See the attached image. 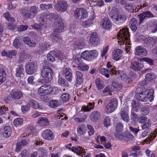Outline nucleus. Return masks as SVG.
<instances>
[{
  "instance_id": "1",
  "label": "nucleus",
  "mask_w": 157,
  "mask_h": 157,
  "mask_svg": "<svg viewBox=\"0 0 157 157\" xmlns=\"http://www.w3.org/2000/svg\"><path fill=\"white\" fill-rule=\"evenodd\" d=\"M136 96L138 100L139 101L146 102L148 103L149 102L152 101L154 99V91L153 90H148L145 89L138 88L137 89Z\"/></svg>"
},
{
  "instance_id": "2",
  "label": "nucleus",
  "mask_w": 157,
  "mask_h": 157,
  "mask_svg": "<svg viewBox=\"0 0 157 157\" xmlns=\"http://www.w3.org/2000/svg\"><path fill=\"white\" fill-rule=\"evenodd\" d=\"M41 76L45 78L42 79L40 82L44 83H48L50 82L52 78V75L53 73L51 68L48 66H45L43 67L41 71Z\"/></svg>"
},
{
  "instance_id": "3",
  "label": "nucleus",
  "mask_w": 157,
  "mask_h": 157,
  "mask_svg": "<svg viewBox=\"0 0 157 157\" xmlns=\"http://www.w3.org/2000/svg\"><path fill=\"white\" fill-rule=\"evenodd\" d=\"M109 16L113 21L120 24L123 23L126 19L125 15L119 14L117 8H114L111 10Z\"/></svg>"
},
{
  "instance_id": "4",
  "label": "nucleus",
  "mask_w": 157,
  "mask_h": 157,
  "mask_svg": "<svg viewBox=\"0 0 157 157\" xmlns=\"http://www.w3.org/2000/svg\"><path fill=\"white\" fill-rule=\"evenodd\" d=\"M47 59L48 61L53 62L55 60V57L57 58L58 60L61 61L63 59V57L60 51L59 50H53L50 52L47 56Z\"/></svg>"
},
{
  "instance_id": "5",
  "label": "nucleus",
  "mask_w": 157,
  "mask_h": 157,
  "mask_svg": "<svg viewBox=\"0 0 157 157\" xmlns=\"http://www.w3.org/2000/svg\"><path fill=\"white\" fill-rule=\"evenodd\" d=\"M117 36L120 40L123 42H128L130 40L129 32L127 29L123 28L122 30H121L117 34Z\"/></svg>"
},
{
  "instance_id": "6",
  "label": "nucleus",
  "mask_w": 157,
  "mask_h": 157,
  "mask_svg": "<svg viewBox=\"0 0 157 157\" xmlns=\"http://www.w3.org/2000/svg\"><path fill=\"white\" fill-rule=\"evenodd\" d=\"M117 102L115 99H111L105 107V111L108 113L113 112L117 108Z\"/></svg>"
},
{
  "instance_id": "7",
  "label": "nucleus",
  "mask_w": 157,
  "mask_h": 157,
  "mask_svg": "<svg viewBox=\"0 0 157 157\" xmlns=\"http://www.w3.org/2000/svg\"><path fill=\"white\" fill-rule=\"evenodd\" d=\"M74 16L77 19L82 20L88 17L87 12L82 8H77L74 11Z\"/></svg>"
},
{
  "instance_id": "8",
  "label": "nucleus",
  "mask_w": 157,
  "mask_h": 157,
  "mask_svg": "<svg viewBox=\"0 0 157 157\" xmlns=\"http://www.w3.org/2000/svg\"><path fill=\"white\" fill-rule=\"evenodd\" d=\"M68 5L64 0L58 1L55 3V8L58 11L61 12L65 11L67 9Z\"/></svg>"
},
{
  "instance_id": "9",
  "label": "nucleus",
  "mask_w": 157,
  "mask_h": 157,
  "mask_svg": "<svg viewBox=\"0 0 157 157\" xmlns=\"http://www.w3.org/2000/svg\"><path fill=\"white\" fill-rule=\"evenodd\" d=\"M52 90L50 85L44 84L38 89V93L40 95H46L50 94L52 92Z\"/></svg>"
},
{
  "instance_id": "10",
  "label": "nucleus",
  "mask_w": 157,
  "mask_h": 157,
  "mask_svg": "<svg viewBox=\"0 0 157 157\" xmlns=\"http://www.w3.org/2000/svg\"><path fill=\"white\" fill-rule=\"evenodd\" d=\"M59 16L56 14L54 13H50L49 12L44 13L41 15L40 18L43 20V21H44L46 20H48L50 21H51L52 20L56 19Z\"/></svg>"
},
{
  "instance_id": "11",
  "label": "nucleus",
  "mask_w": 157,
  "mask_h": 157,
  "mask_svg": "<svg viewBox=\"0 0 157 157\" xmlns=\"http://www.w3.org/2000/svg\"><path fill=\"white\" fill-rule=\"evenodd\" d=\"M128 107L125 105L121 110V115L122 120L126 123L129 121V117L127 113L128 111Z\"/></svg>"
},
{
  "instance_id": "12",
  "label": "nucleus",
  "mask_w": 157,
  "mask_h": 157,
  "mask_svg": "<svg viewBox=\"0 0 157 157\" xmlns=\"http://www.w3.org/2000/svg\"><path fill=\"white\" fill-rule=\"evenodd\" d=\"M25 71L27 74L32 75L36 72L37 67L36 64L31 62L28 63L25 67Z\"/></svg>"
},
{
  "instance_id": "13",
  "label": "nucleus",
  "mask_w": 157,
  "mask_h": 157,
  "mask_svg": "<svg viewBox=\"0 0 157 157\" xmlns=\"http://www.w3.org/2000/svg\"><path fill=\"white\" fill-rule=\"evenodd\" d=\"M38 11L37 7L34 6H31L29 11L28 13H25V15L27 18H33L36 15Z\"/></svg>"
},
{
  "instance_id": "14",
  "label": "nucleus",
  "mask_w": 157,
  "mask_h": 157,
  "mask_svg": "<svg viewBox=\"0 0 157 157\" xmlns=\"http://www.w3.org/2000/svg\"><path fill=\"white\" fill-rule=\"evenodd\" d=\"M90 42L92 44L97 45L100 44V39L96 33H93L90 35Z\"/></svg>"
},
{
  "instance_id": "15",
  "label": "nucleus",
  "mask_w": 157,
  "mask_h": 157,
  "mask_svg": "<svg viewBox=\"0 0 157 157\" xmlns=\"http://www.w3.org/2000/svg\"><path fill=\"white\" fill-rule=\"evenodd\" d=\"M138 17L140 19V23H141L144 20L146 19L147 18H151L154 16L153 14H151L150 11H146L138 15Z\"/></svg>"
},
{
  "instance_id": "16",
  "label": "nucleus",
  "mask_w": 157,
  "mask_h": 157,
  "mask_svg": "<svg viewBox=\"0 0 157 157\" xmlns=\"http://www.w3.org/2000/svg\"><path fill=\"white\" fill-rule=\"evenodd\" d=\"M135 53L136 55L143 57L147 54L146 50L141 46H139L136 48Z\"/></svg>"
},
{
  "instance_id": "17",
  "label": "nucleus",
  "mask_w": 157,
  "mask_h": 157,
  "mask_svg": "<svg viewBox=\"0 0 157 157\" xmlns=\"http://www.w3.org/2000/svg\"><path fill=\"white\" fill-rule=\"evenodd\" d=\"M143 67V63L141 60L134 61L131 63L130 65V67L132 69L137 71H139Z\"/></svg>"
},
{
  "instance_id": "18",
  "label": "nucleus",
  "mask_w": 157,
  "mask_h": 157,
  "mask_svg": "<svg viewBox=\"0 0 157 157\" xmlns=\"http://www.w3.org/2000/svg\"><path fill=\"white\" fill-rule=\"evenodd\" d=\"M100 24L102 27L105 29H109L111 28L112 24L108 18L102 19L101 21Z\"/></svg>"
},
{
  "instance_id": "19",
  "label": "nucleus",
  "mask_w": 157,
  "mask_h": 157,
  "mask_svg": "<svg viewBox=\"0 0 157 157\" xmlns=\"http://www.w3.org/2000/svg\"><path fill=\"white\" fill-rule=\"evenodd\" d=\"M42 137L45 139L51 140L52 139L54 136V133L49 129L44 131L42 134Z\"/></svg>"
},
{
  "instance_id": "20",
  "label": "nucleus",
  "mask_w": 157,
  "mask_h": 157,
  "mask_svg": "<svg viewBox=\"0 0 157 157\" xmlns=\"http://www.w3.org/2000/svg\"><path fill=\"white\" fill-rule=\"evenodd\" d=\"M48 119L46 117H40L37 121V124L41 127L47 126L49 125Z\"/></svg>"
},
{
  "instance_id": "21",
  "label": "nucleus",
  "mask_w": 157,
  "mask_h": 157,
  "mask_svg": "<svg viewBox=\"0 0 157 157\" xmlns=\"http://www.w3.org/2000/svg\"><path fill=\"white\" fill-rule=\"evenodd\" d=\"M122 51L121 49H117L113 51L112 53V58L115 60H118L122 57Z\"/></svg>"
},
{
  "instance_id": "22",
  "label": "nucleus",
  "mask_w": 157,
  "mask_h": 157,
  "mask_svg": "<svg viewBox=\"0 0 157 157\" xmlns=\"http://www.w3.org/2000/svg\"><path fill=\"white\" fill-rule=\"evenodd\" d=\"M65 78L69 82H71L72 80V72L71 69L66 68L64 70Z\"/></svg>"
},
{
  "instance_id": "23",
  "label": "nucleus",
  "mask_w": 157,
  "mask_h": 157,
  "mask_svg": "<svg viewBox=\"0 0 157 157\" xmlns=\"http://www.w3.org/2000/svg\"><path fill=\"white\" fill-rule=\"evenodd\" d=\"M64 29V25L62 21V19L59 18L58 22L56 25V28L55 31L58 33L62 32Z\"/></svg>"
},
{
  "instance_id": "24",
  "label": "nucleus",
  "mask_w": 157,
  "mask_h": 157,
  "mask_svg": "<svg viewBox=\"0 0 157 157\" xmlns=\"http://www.w3.org/2000/svg\"><path fill=\"white\" fill-rule=\"evenodd\" d=\"M24 42L30 47H34L36 45V43L35 41H31L28 36H25L23 39Z\"/></svg>"
},
{
  "instance_id": "25",
  "label": "nucleus",
  "mask_w": 157,
  "mask_h": 157,
  "mask_svg": "<svg viewBox=\"0 0 157 157\" xmlns=\"http://www.w3.org/2000/svg\"><path fill=\"white\" fill-rule=\"evenodd\" d=\"M11 96L14 100H18L23 97V94L20 91H16L11 93Z\"/></svg>"
},
{
  "instance_id": "26",
  "label": "nucleus",
  "mask_w": 157,
  "mask_h": 157,
  "mask_svg": "<svg viewBox=\"0 0 157 157\" xmlns=\"http://www.w3.org/2000/svg\"><path fill=\"white\" fill-rule=\"evenodd\" d=\"M71 150L77 154H79L80 155H82L83 153H85L86 152L85 151V149L82 147L78 146L72 147L71 148Z\"/></svg>"
},
{
  "instance_id": "27",
  "label": "nucleus",
  "mask_w": 157,
  "mask_h": 157,
  "mask_svg": "<svg viewBox=\"0 0 157 157\" xmlns=\"http://www.w3.org/2000/svg\"><path fill=\"white\" fill-rule=\"evenodd\" d=\"M4 131L3 135L4 137L8 138L11 136L12 133L11 127L9 126H5L4 128Z\"/></svg>"
},
{
  "instance_id": "28",
  "label": "nucleus",
  "mask_w": 157,
  "mask_h": 157,
  "mask_svg": "<svg viewBox=\"0 0 157 157\" xmlns=\"http://www.w3.org/2000/svg\"><path fill=\"white\" fill-rule=\"evenodd\" d=\"M24 69L22 65L18 66L16 69V75L19 77L21 78L24 76Z\"/></svg>"
},
{
  "instance_id": "29",
  "label": "nucleus",
  "mask_w": 157,
  "mask_h": 157,
  "mask_svg": "<svg viewBox=\"0 0 157 157\" xmlns=\"http://www.w3.org/2000/svg\"><path fill=\"white\" fill-rule=\"evenodd\" d=\"M6 75L5 70L2 68H0V85L5 81Z\"/></svg>"
},
{
  "instance_id": "30",
  "label": "nucleus",
  "mask_w": 157,
  "mask_h": 157,
  "mask_svg": "<svg viewBox=\"0 0 157 157\" xmlns=\"http://www.w3.org/2000/svg\"><path fill=\"white\" fill-rule=\"evenodd\" d=\"M113 70V68H102L100 72L101 74L104 75L107 78H108L109 77L110 75L111 74Z\"/></svg>"
},
{
  "instance_id": "31",
  "label": "nucleus",
  "mask_w": 157,
  "mask_h": 157,
  "mask_svg": "<svg viewBox=\"0 0 157 157\" xmlns=\"http://www.w3.org/2000/svg\"><path fill=\"white\" fill-rule=\"evenodd\" d=\"M81 56L84 59L86 60L89 61L92 59L91 52L87 51L83 52L81 54Z\"/></svg>"
},
{
  "instance_id": "32",
  "label": "nucleus",
  "mask_w": 157,
  "mask_h": 157,
  "mask_svg": "<svg viewBox=\"0 0 157 157\" xmlns=\"http://www.w3.org/2000/svg\"><path fill=\"white\" fill-rule=\"evenodd\" d=\"M137 21L135 18H133L129 23L130 27L131 29L135 32L137 29Z\"/></svg>"
},
{
  "instance_id": "33",
  "label": "nucleus",
  "mask_w": 157,
  "mask_h": 157,
  "mask_svg": "<svg viewBox=\"0 0 157 157\" xmlns=\"http://www.w3.org/2000/svg\"><path fill=\"white\" fill-rule=\"evenodd\" d=\"M29 104L33 106V107L35 109H38L39 110H42L43 108L41 105H40L35 100L31 99L29 102Z\"/></svg>"
},
{
  "instance_id": "34",
  "label": "nucleus",
  "mask_w": 157,
  "mask_h": 157,
  "mask_svg": "<svg viewBox=\"0 0 157 157\" xmlns=\"http://www.w3.org/2000/svg\"><path fill=\"white\" fill-rule=\"evenodd\" d=\"M123 85L121 83H119L117 82L113 81L111 86V88L113 90H120L122 88Z\"/></svg>"
},
{
  "instance_id": "35",
  "label": "nucleus",
  "mask_w": 157,
  "mask_h": 157,
  "mask_svg": "<svg viewBox=\"0 0 157 157\" xmlns=\"http://www.w3.org/2000/svg\"><path fill=\"white\" fill-rule=\"evenodd\" d=\"M100 117V113L97 111H94L90 115V120L94 121L96 122Z\"/></svg>"
},
{
  "instance_id": "36",
  "label": "nucleus",
  "mask_w": 157,
  "mask_h": 157,
  "mask_svg": "<svg viewBox=\"0 0 157 157\" xmlns=\"http://www.w3.org/2000/svg\"><path fill=\"white\" fill-rule=\"evenodd\" d=\"M86 126L83 124L80 125L77 129L78 134L79 136H81L83 135L86 132Z\"/></svg>"
},
{
  "instance_id": "37",
  "label": "nucleus",
  "mask_w": 157,
  "mask_h": 157,
  "mask_svg": "<svg viewBox=\"0 0 157 157\" xmlns=\"http://www.w3.org/2000/svg\"><path fill=\"white\" fill-rule=\"evenodd\" d=\"M50 36L54 41L59 42L61 40V38L57 32L56 31H53L50 35Z\"/></svg>"
},
{
  "instance_id": "38",
  "label": "nucleus",
  "mask_w": 157,
  "mask_h": 157,
  "mask_svg": "<svg viewBox=\"0 0 157 157\" xmlns=\"http://www.w3.org/2000/svg\"><path fill=\"white\" fill-rule=\"evenodd\" d=\"M120 132H115L114 133V136L115 138L118 139L119 140H122L125 137V134H123Z\"/></svg>"
},
{
  "instance_id": "39",
  "label": "nucleus",
  "mask_w": 157,
  "mask_h": 157,
  "mask_svg": "<svg viewBox=\"0 0 157 157\" xmlns=\"http://www.w3.org/2000/svg\"><path fill=\"white\" fill-rule=\"evenodd\" d=\"M156 76L153 73H150L147 74L145 75V79L147 81H152L155 80Z\"/></svg>"
},
{
  "instance_id": "40",
  "label": "nucleus",
  "mask_w": 157,
  "mask_h": 157,
  "mask_svg": "<svg viewBox=\"0 0 157 157\" xmlns=\"http://www.w3.org/2000/svg\"><path fill=\"white\" fill-rule=\"evenodd\" d=\"M150 112V110L149 107L147 106H142L140 110V112L144 115H147Z\"/></svg>"
},
{
  "instance_id": "41",
  "label": "nucleus",
  "mask_w": 157,
  "mask_h": 157,
  "mask_svg": "<svg viewBox=\"0 0 157 157\" xmlns=\"http://www.w3.org/2000/svg\"><path fill=\"white\" fill-rule=\"evenodd\" d=\"M21 40L19 39L16 38L13 41V46L17 48H20L21 44Z\"/></svg>"
},
{
  "instance_id": "42",
  "label": "nucleus",
  "mask_w": 157,
  "mask_h": 157,
  "mask_svg": "<svg viewBox=\"0 0 157 157\" xmlns=\"http://www.w3.org/2000/svg\"><path fill=\"white\" fill-rule=\"evenodd\" d=\"M60 105L59 101L57 100H52L49 102L50 106L52 108H55Z\"/></svg>"
},
{
  "instance_id": "43",
  "label": "nucleus",
  "mask_w": 157,
  "mask_h": 157,
  "mask_svg": "<svg viewBox=\"0 0 157 157\" xmlns=\"http://www.w3.org/2000/svg\"><path fill=\"white\" fill-rule=\"evenodd\" d=\"M94 102L89 103L88 105L85 106L83 108V109L85 111H90L91 109H93L94 107Z\"/></svg>"
},
{
  "instance_id": "44",
  "label": "nucleus",
  "mask_w": 157,
  "mask_h": 157,
  "mask_svg": "<svg viewBox=\"0 0 157 157\" xmlns=\"http://www.w3.org/2000/svg\"><path fill=\"white\" fill-rule=\"evenodd\" d=\"M78 69L82 71H85L87 70L89 68V67L87 65L85 64L80 63L77 66Z\"/></svg>"
},
{
  "instance_id": "45",
  "label": "nucleus",
  "mask_w": 157,
  "mask_h": 157,
  "mask_svg": "<svg viewBox=\"0 0 157 157\" xmlns=\"http://www.w3.org/2000/svg\"><path fill=\"white\" fill-rule=\"evenodd\" d=\"M94 19V17H91L88 21L83 22L82 23V25H83V26L86 27H89L90 25L92 24V21Z\"/></svg>"
},
{
  "instance_id": "46",
  "label": "nucleus",
  "mask_w": 157,
  "mask_h": 157,
  "mask_svg": "<svg viewBox=\"0 0 157 157\" xmlns=\"http://www.w3.org/2000/svg\"><path fill=\"white\" fill-rule=\"evenodd\" d=\"M155 42V40L152 37H149L146 38L144 40L145 43L148 44L149 45H153V43Z\"/></svg>"
},
{
  "instance_id": "47",
  "label": "nucleus",
  "mask_w": 157,
  "mask_h": 157,
  "mask_svg": "<svg viewBox=\"0 0 157 157\" xmlns=\"http://www.w3.org/2000/svg\"><path fill=\"white\" fill-rule=\"evenodd\" d=\"M9 111L8 108L5 106L0 107V115H2L6 113H9L8 111Z\"/></svg>"
},
{
  "instance_id": "48",
  "label": "nucleus",
  "mask_w": 157,
  "mask_h": 157,
  "mask_svg": "<svg viewBox=\"0 0 157 157\" xmlns=\"http://www.w3.org/2000/svg\"><path fill=\"white\" fill-rule=\"evenodd\" d=\"M101 82V81L99 78H97L95 81L96 85L99 90H101L104 87V86L102 85Z\"/></svg>"
},
{
  "instance_id": "49",
  "label": "nucleus",
  "mask_w": 157,
  "mask_h": 157,
  "mask_svg": "<svg viewBox=\"0 0 157 157\" xmlns=\"http://www.w3.org/2000/svg\"><path fill=\"white\" fill-rule=\"evenodd\" d=\"M3 15L6 19L9 21H14V18L10 17V14L9 12H7L3 14Z\"/></svg>"
},
{
  "instance_id": "50",
  "label": "nucleus",
  "mask_w": 157,
  "mask_h": 157,
  "mask_svg": "<svg viewBox=\"0 0 157 157\" xmlns=\"http://www.w3.org/2000/svg\"><path fill=\"white\" fill-rule=\"evenodd\" d=\"M40 7L42 10H44L45 9L47 10L52 8V6L51 4H49L47 5L44 4H42L40 5Z\"/></svg>"
},
{
  "instance_id": "51",
  "label": "nucleus",
  "mask_w": 157,
  "mask_h": 157,
  "mask_svg": "<svg viewBox=\"0 0 157 157\" xmlns=\"http://www.w3.org/2000/svg\"><path fill=\"white\" fill-rule=\"evenodd\" d=\"M61 97L63 102H66L69 100L70 95L67 93L61 95Z\"/></svg>"
},
{
  "instance_id": "52",
  "label": "nucleus",
  "mask_w": 157,
  "mask_h": 157,
  "mask_svg": "<svg viewBox=\"0 0 157 157\" xmlns=\"http://www.w3.org/2000/svg\"><path fill=\"white\" fill-rule=\"evenodd\" d=\"M49 46V45L47 43L44 42L40 44V48L41 50L44 51L46 50Z\"/></svg>"
},
{
  "instance_id": "53",
  "label": "nucleus",
  "mask_w": 157,
  "mask_h": 157,
  "mask_svg": "<svg viewBox=\"0 0 157 157\" xmlns=\"http://www.w3.org/2000/svg\"><path fill=\"white\" fill-rule=\"evenodd\" d=\"M123 128V125L120 122L118 123L116 125V132H121Z\"/></svg>"
},
{
  "instance_id": "54",
  "label": "nucleus",
  "mask_w": 157,
  "mask_h": 157,
  "mask_svg": "<svg viewBox=\"0 0 157 157\" xmlns=\"http://www.w3.org/2000/svg\"><path fill=\"white\" fill-rule=\"evenodd\" d=\"M116 73L121 78V79H124L126 78V76L123 71L119 70L117 71Z\"/></svg>"
},
{
  "instance_id": "55",
  "label": "nucleus",
  "mask_w": 157,
  "mask_h": 157,
  "mask_svg": "<svg viewBox=\"0 0 157 157\" xmlns=\"http://www.w3.org/2000/svg\"><path fill=\"white\" fill-rule=\"evenodd\" d=\"M83 80H76V82L75 86L78 89H80L82 87Z\"/></svg>"
},
{
  "instance_id": "56",
  "label": "nucleus",
  "mask_w": 157,
  "mask_h": 157,
  "mask_svg": "<svg viewBox=\"0 0 157 157\" xmlns=\"http://www.w3.org/2000/svg\"><path fill=\"white\" fill-rule=\"evenodd\" d=\"M8 52V57L9 58H11L13 56H15L17 54V52L14 50H10Z\"/></svg>"
},
{
  "instance_id": "57",
  "label": "nucleus",
  "mask_w": 157,
  "mask_h": 157,
  "mask_svg": "<svg viewBox=\"0 0 157 157\" xmlns=\"http://www.w3.org/2000/svg\"><path fill=\"white\" fill-rule=\"evenodd\" d=\"M86 118L87 116L86 115H85L83 118H82L77 117H75V116H74L73 117L74 120L75 121L78 122L84 121H85V119H86Z\"/></svg>"
},
{
  "instance_id": "58",
  "label": "nucleus",
  "mask_w": 157,
  "mask_h": 157,
  "mask_svg": "<svg viewBox=\"0 0 157 157\" xmlns=\"http://www.w3.org/2000/svg\"><path fill=\"white\" fill-rule=\"evenodd\" d=\"M59 83L63 85L66 86H68V84L66 80L62 78H60L59 79L58 81Z\"/></svg>"
},
{
  "instance_id": "59",
  "label": "nucleus",
  "mask_w": 157,
  "mask_h": 157,
  "mask_svg": "<svg viewBox=\"0 0 157 157\" xmlns=\"http://www.w3.org/2000/svg\"><path fill=\"white\" fill-rule=\"evenodd\" d=\"M110 119L108 117H105L104 120V124L105 126L107 127L110 125Z\"/></svg>"
},
{
  "instance_id": "60",
  "label": "nucleus",
  "mask_w": 157,
  "mask_h": 157,
  "mask_svg": "<svg viewBox=\"0 0 157 157\" xmlns=\"http://www.w3.org/2000/svg\"><path fill=\"white\" fill-rule=\"evenodd\" d=\"M34 77L33 76H29L27 79V82L30 85H34L35 83L34 81Z\"/></svg>"
},
{
  "instance_id": "61",
  "label": "nucleus",
  "mask_w": 157,
  "mask_h": 157,
  "mask_svg": "<svg viewBox=\"0 0 157 157\" xmlns=\"http://www.w3.org/2000/svg\"><path fill=\"white\" fill-rule=\"evenodd\" d=\"M75 45L76 46V48L78 49H82L84 47V44L82 42H75Z\"/></svg>"
},
{
  "instance_id": "62",
  "label": "nucleus",
  "mask_w": 157,
  "mask_h": 157,
  "mask_svg": "<svg viewBox=\"0 0 157 157\" xmlns=\"http://www.w3.org/2000/svg\"><path fill=\"white\" fill-rule=\"evenodd\" d=\"M76 74L77 76L76 80H83V75L82 72L78 71H76Z\"/></svg>"
},
{
  "instance_id": "63",
  "label": "nucleus",
  "mask_w": 157,
  "mask_h": 157,
  "mask_svg": "<svg viewBox=\"0 0 157 157\" xmlns=\"http://www.w3.org/2000/svg\"><path fill=\"white\" fill-rule=\"evenodd\" d=\"M23 120L21 118H18L15 119L13 121L14 124L17 125L21 124Z\"/></svg>"
},
{
  "instance_id": "64",
  "label": "nucleus",
  "mask_w": 157,
  "mask_h": 157,
  "mask_svg": "<svg viewBox=\"0 0 157 157\" xmlns=\"http://www.w3.org/2000/svg\"><path fill=\"white\" fill-rule=\"evenodd\" d=\"M30 108V105L29 104L25 106H22L21 107V109L23 112L25 113L28 111Z\"/></svg>"
}]
</instances>
